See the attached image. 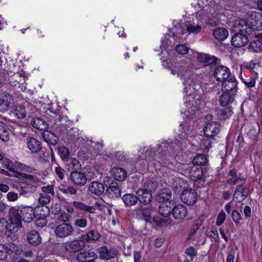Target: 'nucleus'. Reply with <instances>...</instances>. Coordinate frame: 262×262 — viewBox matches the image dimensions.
I'll return each instance as SVG.
<instances>
[{
	"label": "nucleus",
	"instance_id": "a211bd4d",
	"mask_svg": "<svg viewBox=\"0 0 262 262\" xmlns=\"http://www.w3.org/2000/svg\"><path fill=\"white\" fill-rule=\"evenodd\" d=\"M100 257L104 260L111 259L114 258L117 254V251L115 248H109L104 246L98 249Z\"/></svg>",
	"mask_w": 262,
	"mask_h": 262
},
{
	"label": "nucleus",
	"instance_id": "f03ea898",
	"mask_svg": "<svg viewBox=\"0 0 262 262\" xmlns=\"http://www.w3.org/2000/svg\"><path fill=\"white\" fill-rule=\"evenodd\" d=\"M19 206L12 207L8 212L9 221L10 222V231L11 232H16L21 228V216L20 213Z\"/></svg>",
	"mask_w": 262,
	"mask_h": 262
},
{
	"label": "nucleus",
	"instance_id": "e433bc0d",
	"mask_svg": "<svg viewBox=\"0 0 262 262\" xmlns=\"http://www.w3.org/2000/svg\"><path fill=\"white\" fill-rule=\"evenodd\" d=\"M170 202L168 203H162L159 208V212L162 216L167 217L172 213V208Z\"/></svg>",
	"mask_w": 262,
	"mask_h": 262
},
{
	"label": "nucleus",
	"instance_id": "4be33fe9",
	"mask_svg": "<svg viewBox=\"0 0 262 262\" xmlns=\"http://www.w3.org/2000/svg\"><path fill=\"white\" fill-rule=\"evenodd\" d=\"M121 189L115 182H112L105 190V194L112 199L117 198L121 195Z\"/></svg>",
	"mask_w": 262,
	"mask_h": 262
},
{
	"label": "nucleus",
	"instance_id": "c03bdc74",
	"mask_svg": "<svg viewBox=\"0 0 262 262\" xmlns=\"http://www.w3.org/2000/svg\"><path fill=\"white\" fill-rule=\"evenodd\" d=\"M189 174L191 179L199 178L204 176L202 167L193 165L190 167Z\"/></svg>",
	"mask_w": 262,
	"mask_h": 262
},
{
	"label": "nucleus",
	"instance_id": "4468645a",
	"mask_svg": "<svg viewBox=\"0 0 262 262\" xmlns=\"http://www.w3.org/2000/svg\"><path fill=\"white\" fill-rule=\"evenodd\" d=\"M221 124L216 122L212 121L207 124L204 128V132L205 136L208 138L216 136L220 132Z\"/></svg>",
	"mask_w": 262,
	"mask_h": 262
},
{
	"label": "nucleus",
	"instance_id": "7ed1b4c3",
	"mask_svg": "<svg viewBox=\"0 0 262 262\" xmlns=\"http://www.w3.org/2000/svg\"><path fill=\"white\" fill-rule=\"evenodd\" d=\"M73 206L67 205L66 207L67 211L70 213H73L74 211V208L80 211L81 214H88V217H90V214H95L96 208L93 206H89L83 202L79 201H73L72 203Z\"/></svg>",
	"mask_w": 262,
	"mask_h": 262
},
{
	"label": "nucleus",
	"instance_id": "c9c22d12",
	"mask_svg": "<svg viewBox=\"0 0 262 262\" xmlns=\"http://www.w3.org/2000/svg\"><path fill=\"white\" fill-rule=\"evenodd\" d=\"M20 188L19 193L23 195L32 193L36 190V187L34 185L27 182L21 183L20 185Z\"/></svg>",
	"mask_w": 262,
	"mask_h": 262
},
{
	"label": "nucleus",
	"instance_id": "bf43d9fd",
	"mask_svg": "<svg viewBox=\"0 0 262 262\" xmlns=\"http://www.w3.org/2000/svg\"><path fill=\"white\" fill-rule=\"evenodd\" d=\"M51 198L49 194L46 193H41L38 199L39 203L45 205L50 202Z\"/></svg>",
	"mask_w": 262,
	"mask_h": 262
},
{
	"label": "nucleus",
	"instance_id": "aec40b11",
	"mask_svg": "<svg viewBox=\"0 0 262 262\" xmlns=\"http://www.w3.org/2000/svg\"><path fill=\"white\" fill-rule=\"evenodd\" d=\"M187 209L182 204H178L173 208L172 214L173 217L177 220H182L187 215Z\"/></svg>",
	"mask_w": 262,
	"mask_h": 262
},
{
	"label": "nucleus",
	"instance_id": "e2e57ef3",
	"mask_svg": "<svg viewBox=\"0 0 262 262\" xmlns=\"http://www.w3.org/2000/svg\"><path fill=\"white\" fill-rule=\"evenodd\" d=\"M14 176L16 178H20L21 177H24L28 180H34L35 178H36V176H34L31 174H26L24 173H22L20 172L16 171L15 172V174H14Z\"/></svg>",
	"mask_w": 262,
	"mask_h": 262
},
{
	"label": "nucleus",
	"instance_id": "69168bd1",
	"mask_svg": "<svg viewBox=\"0 0 262 262\" xmlns=\"http://www.w3.org/2000/svg\"><path fill=\"white\" fill-rule=\"evenodd\" d=\"M226 219V214L223 211H221L218 214L216 221V225L217 226L221 225Z\"/></svg>",
	"mask_w": 262,
	"mask_h": 262
},
{
	"label": "nucleus",
	"instance_id": "7c9ffc66",
	"mask_svg": "<svg viewBox=\"0 0 262 262\" xmlns=\"http://www.w3.org/2000/svg\"><path fill=\"white\" fill-rule=\"evenodd\" d=\"M246 129L247 137L252 141H257L259 134V127L257 128L256 126L250 124L247 126Z\"/></svg>",
	"mask_w": 262,
	"mask_h": 262
},
{
	"label": "nucleus",
	"instance_id": "dca6fc26",
	"mask_svg": "<svg viewBox=\"0 0 262 262\" xmlns=\"http://www.w3.org/2000/svg\"><path fill=\"white\" fill-rule=\"evenodd\" d=\"M19 207L22 221L26 223L31 222L35 217L34 209L30 206H20Z\"/></svg>",
	"mask_w": 262,
	"mask_h": 262
},
{
	"label": "nucleus",
	"instance_id": "2eb2a0df",
	"mask_svg": "<svg viewBox=\"0 0 262 262\" xmlns=\"http://www.w3.org/2000/svg\"><path fill=\"white\" fill-rule=\"evenodd\" d=\"M70 179L74 185L78 186H83L87 182V178L85 173L78 170L71 171Z\"/></svg>",
	"mask_w": 262,
	"mask_h": 262
},
{
	"label": "nucleus",
	"instance_id": "680f3d73",
	"mask_svg": "<svg viewBox=\"0 0 262 262\" xmlns=\"http://www.w3.org/2000/svg\"><path fill=\"white\" fill-rule=\"evenodd\" d=\"M164 223L165 220L159 216H154L152 219H151V224H153L157 227H162Z\"/></svg>",
	"mask_w": 262,
	"mask_h": 262
},
{
	"label": "nucleus",
	"instance_id": "f3484780",
	"mask_svg": "<svg viewBox=\"0 0 262 262\" xmlns=\"http://www.w3.org/2000/svg\"><path fill=\"white\" fill-rule=\"evenodd\" d=\"M136 193L137 194L138 201H139L141 203L145 205L149 203L152 199L150 191L147 189H139L136 191Z\"/></svg>",
	"mask_w": 262,
	"mask_h": 262
},
{
	"label": "nucleus",
	"instance_id": "49530a36",
	"mask_svg": "<svg viewBox=\"0 0 262 262\" xmlns=\"http://www.w3.org/2000/svg\"><path fill=\"white\" fill-rule=\"evenodd\" d=\"M171 72L173 75L177 74L178 76L183 78H186L188 71L185 68L179 66L176 67L174 69H172Z\"/></svg>",
	"mask_w": 262,
	"mask_h": 262
},
{
	"label": "nucleus",
	"instance_id": "5fc2aeb1",
	"mask_svg": "<svg viewBox=\"0 0 262 262\" xmlns=\"http://www.w3.org/2000/svg\"><path fill=\"white\" fill-rule=\"evenodd\" d=\"M15 113L18 118H23L26 116V111L22 105H19L16 106Z\"/></svg>",
	"mask_w": 262,
	"mask_h": 262
},
{
	"label": "nucleus",
	"instance_id": "1a4fd4ad",
	"mask_svg": "<svg viewBox=\"0 0 262 262\" xmlns=\"http://www.w3.org/2000/svg\"><path fill=\"white\" fill-rule=\"evenodd\" d=\"M62 249L67 253H75L82 249L83 246L78 239L67 241L62 244Z\"/></svg>",
	"mask_w": 262,
	"mask_h": 262
},
{
	"label": "nucleus",
	"instance_id": "5701e85b",
	"mask_svg": "<svg viewBox=\"0 0 262 262\" xmlns=\"http://www.w3.org/2000/svg\"><path fill=\"white\" fill-rule=\"evenodd\" d=\"M249 49L254 52H259L262 51V33L256 35L255 39L250 43Z\"/></svg>",
	"mask_w": 262,
	"mask_h": 262
},
{
	"label": "nucleus",
	"instance_id": "2f4dec72",
	"mask_svg": "<svg viewBox=\"0 0 262 262\" xmlns=\"http://www.w3.org/2000/svg\"><path fill=\"white\" fill-rule=\"evenodd\" d=\"M171 197V193L168 189L161 190L156 195V200L160 203H167Z\"/></svg>",
	"mask_w": 262,
	"mask_h": 262
},
{
	"label": "nucleus",
	"instance_id": "603ef678",
	"mask_svg": "<svg viewBox=\"0 0 262 262\" xmlns=\"http://www.w3.org/2000/svg\"><path fill=\"white\" fill-rule=\"evenodd\" d=\"M207 235L209 237L213 238L217 243H220L221 242V239L219 237L217 230L215 228H212L211 230L208 231Z\"/></svg>",
	"mask_w": 262,
	"mask_h": 262
},
{
	"label": "nucleus",
	"instance_id": "ddd939ff",
	"mask_svg": "<svg viewBox=\"0 0 262 262\" xmlns=\"http://www.w3.org/2000/svg\"><path fill=\"white\" fill-rule=\"evenodd\" d=\"M231 75L229 68L226 66H219L214 69V76L218 81L222 82Z\"/></svg>",
	"mask_w": 262,
	"mask_h": 262
},
{
	"label": "nucleus",
	"instance_id": "bb28decb",
	"mask_svg": "<svg viewBox=\"0 0 262 262\" xmlns=\"http://www.w3.org/2000/svg\"><path fill=\"white\" fill-rule=\"evenodd\" d=\"M44 208L45 209V213L42 215L38 214L36 215H35V225L38 227H44L47 224V217L50 214V209L48 207H45Z\"/></svg>",
	"mask_w": 262,
	"mask_h": 262
},
{
	"label": "nucleus",
	"instance_id": "6e6552de",
	"mask_svg": "<svg viewBox=\"0 0 262 262\" xmlns=\"http://www.w3.org/2000/svg\"><path fill=\"white\" fill-rule=\"evenodd\" d=\"M233 27L235 31L239 33H243L246 34L250 35L252 34V29L250 27L249 23L244 19H238L234 21Z\"/></svg>",
	"mask_w": 262,
	"mask_h": 262
},
{
	"label": "nucleus",
	"instance_id": "de8ad7c7",
	"mask_svg": "<svg viewBox=\"0 0 262 262\" xmlns=\"http://www.w3.org/2000/svg\"><path fill=\"white\" fill-rule=\"evenodd\" d=\"M10 223L4 218H0V235L2 234H6L7 232L11 233L10 231Z\"/></svg>",
	"mask_w": 262,
	"mask_h": 262
},
{
	"label": "nucleus",
	"instance_id": "0e129e2a",
	"mask_svg": "<svg viewBox=\"0 0 262 262\" xmlns=\"http://www.w3.org/2000/svg\"><path fill=\"white\" fill-rule=\"evenodd\" d=\"M242 81L248 88H252L255 84V79L252 76H251L250 77L247 79H242Z\"/></svg>",
	"mask_w": 262,
	"mask_h": 262
},
{
	"label": "nucleus",
	"instance_id": "412c9836",
	"mask_svg": "<svg viewBox=\"0 0 262 262\" xmlns=\"http://www.w3.org/2000/svg\"><path fill=\"white\" fill-rule=\"evenodd\" d=\"M97 257L95 252L89 250L78 253L76 256V259L79 262H86L95 260Z\"/></svg>",
	"mask_w": 262,
	"mask_h": 262
},
{
	"label": "nucleus",
	"instance_id": "39448f33",
	"mask_svg": "<svg viewBox=\"0 0 262 262\" xmlns=\"http://www.w3.org/2000/svg\"><path fill=\"white\" fill-rule=\"evenodd\" d=\"M73 231V227L71 224L63 223L56 227L55 230V234L56 237L58 238H64L72 235Z\"/></svg>",
	"mask_w": 262,
	"mask_h": 262
},
{
	"label": "nucleus",
	"instance_id": "79ce46f5",
	"mask_svg": "<svg viewBox=\"0 0 262 262\" xmlns=\"http://www.w3.org/2000/svg\"><path fill=\"white\" fill-rule=\"evenodd\" d=\"M208 162L207 156L204 154L196 155L192 160L193 165L196 166H204Z\"/></svg>",
	"mask_w": 262,
	"mask_h": 262
},
{
	"label": "nucleus",
	"instance_id": "c756f323",
	"mask_svg": "<svg viewBox=\"0 0 262 262\" xmlns=\"http://www.w3.org/2000/svg\"><path fill=\"white\" fill-rule=\"evenodd\" d=\"M27 241L33 246L39 245L41 242V237L38 232L31 230L27 234Z\"/></svg>",
	"mask_w": 262,
	"mask_h": 262
},
{
	"label": "nucleus",
	"instance_id": "72a5a7b5",
	"mask_svg": "<svg viewBox=\"0 0 262 262\" xmlns=\"http://www.w3.org/2000/svg\"><path fill=\"white\" fill-rule=\"evenodd\" d=\"M27 146L32 152L37 153L41 149L40 142L34 138H30L27 142Z\"/></svg>",
	"mask_w": 262,
	"mask_h": 262
},
{
	"label": "nucleus",
	"instance_id": "f8f14e48",
	"mask_svg": "<svg viewBox=\"0 0 262 262\" xmlns=\"http://www.w3.org/2000/svg\"><path fill=\"white\" fill-rule=\"evenodd\" d=\"M237 90V81L234 75L222 81V91L236 94Z\"/></svg>",
	"mask_w": 262,
	"mask_h": 262
},
{
	"label": "nucleus",
	"instance_id": "864d4df0",
	"mask_svg": "<svg viewBox=\"0 0 262 262\" xmlns=\"http://www.w3.org/2000/svg\"><path fill=\"white\" fill-rule=\"evenodd\" d=\"M88 225V221L85 218H78L75 220L74 225L76 227L84 228Z\"/></svg>",
	"mask_w": 262,
	"mask_h": 262
},
{
	"label": "nucleus",
	"instance_id": "a878e982",
	"mask_svg": "<svg viewBox=\"0 0 262 262\" xmlns=\"http://www.w3.org/2000/svg\"><path fill=\"white\" fill-rule=\"evenodd\" d=\"M197 59L205 66L216 63L218 61V58L215 56L204 53L198 54Z\"/></svg>",
	"mask_w": 262,
	"mask_h": 262
},
{
	"label": "nucleus",
	"instance_id": "6e6d98bb",
	"mask_svg": "<svg viewBox=\"0 0 262 262\" xmlns=\"http://www.w3.org/2000/svg\"><path fill=\"white\" fill-rule=\"evenodd\" d=\"M193 180V185L194 187L198 188L202 187L206 182L205 176L192 179Z\"/></svg>",
	"mask_w": 262,
	"mask_h": 262
},
{
	"label": "nucleus",
	"instance_id": "a18cd8bd",
	"mask_svg": "<svg viewBox=\"0 0 262 262\" xmlns=\"http://www.w3.org/2000/svg\"><path fill=\"white\" fill-rule=\"evenodd\" d=\"M10 251H12L10 247L6 245L0 244V260H6Z\"/></svg>",
	"mask_w": 262,
	"mask_h": 262
},
{
	"label": "nucleus",
	"instance_id": "338daca9",
	"mask_svg": "<svg viewBox=\"0 0 262 262\" xmlns=\"http://www.w3.org/2000/svg\"><path fill=\"white\" fill-rule=\"evenodd\" d=\"M41 190L44 193L51 194L53 196L54 195V186L52 185L43 186Z\"/></svg>",
	"mask_w": 262,
	"mask_h": 262
},
{
	"label": "nucleus",
	"instance_id": "ea45409f",
	"mask_svg": "<svg viewBox=\"0 0 262 262\" xmlns=\"http://www.w3.org/2000/svg\"><path fill=\"white\" fill-rule=\"evenodd\" d=\"M233 113L231 107H227L216 111V115L219 119L225 120L230 117Z\"/></svg>",
	"mask_w": 262,
	"mask_h": 262
},
{
	"label": "nucleus",
	"instance_id": "b1692460",
	"mask_svg": "<svg viewBox=\"0 0 262 262\" xmlns=\"http://www.w3.org/2000/svg\"><path fill=\"white\" fill-rule=\"evenodd\" d=\"M235 95V93L223 91V94L220 96V104L223 107L227 106L233 102Z\"/></svg>",
	"mask_w": 262,
	"mask_h": 262
},
{
	"label": "nucleus",
	"instance_id": "774afa93",
	"mask_svg": "<svg viewBox=\"0 0 262 262\" xmlns=\"http://www.w3.org/2000/svg\"><path fill=\"white\" fill-rule=\"evenodd\" d=\"M55 172L56 174V176L58 177V178L60 180H62L64 179V170L63 169H62L60 166H57L55 168Z\"/></svg>",
	"mask_w": 262,
	"mask_h": 262
},
{
	"label": "nucleus",
	"instance_id": "cd10ccee",
	"mask_svg": "<svg viewBox=\"0 0 262 262\" xmlns=\"http://www.w3.org/2000/svg\"><path fill=\"white\" fill-rule=\"evenodd\" d=\"M104 189L103 184L97 181H93L89 185V191L96 195H101L104 192Z\"/></svg>",
	"mask_w": 262,
	"mask_h": 262
},
{
	"label": "nucleus",
	"instance_id": "423d86ee",
	"mask_svg": "<svg viewBox=\"0 0 262 262\" xmlns=\"http://www.w3.org/2000/svg\"><path fill=\"white\" fill-rule=\"evenodd\" d=\"M173 144L172 143L169 144L168 142L164 141L161 144L157 145V151L160 155V157L158 158L159 162L166 164V159L170 157L168 147L169 146V148L171 146L174 147Z\"/></svg>",
	"mask_w": 262,
	"mask_h": 262
},
{
	"label": "nucleus",
	"instance_id": "9d476101",
	"mask_svg": "<svg viewBox=\"0 0 262 262\" xmlns=\"http://www.w3.org/2000/svg\"><path fill=\"white\" fill-rule=\"evenodd\" d=\"M197 199V193L194 189H185L181 194V201L188 205H192L195 203Z\"/></svg>",
	"mask_w": 262,
	"mask_h": 262
},
{
	"label": "nucleus",
	"instance_id": "4c0bfd02",
	"mask_svg": "<svg viewBox=\"0 0 262 262\" xmlns=\"http://www.w3.org/2000/svg\"><path fill=\"white\" fill-rule=\"evenodd\" d=\"M213 35L219 40H224L228 36V31L224 28H216L213 32Z\"/></svg>",
	"mask_w": 262,
	"mask_h": 262
},
{
	"label": "nucleus",
	"instance_id": "f257e3e1",
	"mask_svg": "<svg viewBox=\"0 0 262 262\" xmlns=\"http://www.w3.org/2000/svg\"><path fill=\"white\" fill-rule=\"evenodd\" d=\"M51 115L54 121V125H61V120L63 117L59 113L52 112ZM53 124L52 119L47 123L45 120L39 118H34L31 121V124L34 127L40 130H46L48 129L49 125Z\"/></svg>",
	"mask_w": 262,
	"mask_h": 262
},
{
	"label": "nucleus",
	"instance_id": "13d9d810",
	"mask_svg": "<svg viewBox=\"0 0 262 262\" xmlns=\"http://www.w3.org/2000/svg\"><path fill=\"white\" fill-rule=\"evenodd\" d=\"M176 51L180 54L184 55L188 53L189 49L184 45H178L176 47Z\"/></svg>",
	"mask_w": 262,
	"mask_h": 262
},
{
	"label": "nucleus",
	"instance_id": "20e7f679",
	"mask_svg": "<svg viewBox=\"0 0 262 262\" xmlns=\"http://www.w3.org/2000/svg\"><path fill=\"white\" fill-rule=\"evenodd\" d=\"M248 21L250 24V27L253 31L262 30V14L255 12L251 11L247 13Z\"/></svg>",
	"mask_w": 262,
	"mask_h": 262
},
{
	"label": "nucleus",
	"instance_id": "c85d7f7f",
	"mask_svg": "<svg viewBox=\"0 0 262 262\" xmlns=\"http://www.w3.org/2000/svg\"><path fill=\"white\" fill-rule=\"evenodd\" d=\"M12 97L6 92L0 94V111L3 112L8 110L10 106Z\"/></svg>",
	"mask_w": 262,
	"mask_h": 262
},
{
	"label": "nucleus",
	"instance_id": "58836bf2",
	"mask_svg": "<svg viewBox=\"0 0 262 262\" xmlns=\"http://www.w3.org/2000/svg\"><path fill=\"white\" fill-rule=\"evenodd\" d=\"M112 172L114 177L119 181H122L126 178V173L122 168L113 167Z\"/></svg>",
	"mask_w": 262,
	"mask_h": 262
},
{
	"label": "nucleus",
	"instance_id": "4d7b16f0",
	"mask_svg": "<svg viewBox=\"0 0 262 262\" xmlns=\"http://www.w3.org/2000/svg\"><path fill=\"white\" fill-rule=\"evenodd\" d=\"M232 219L236 225L239 223V221L242 219V214L240 212L237 210H234L231 214Z\"/></svg>",
	"mask_w": 262,
	"mask_h": 262
},
{
	"label": "nucleus",
	"instance_id": "09e8293b",
	"mask_svg": "<svg viewBox=\"0 0 262 262\" xmlns=\"http://www.w3.org/2000/svg\"><path fill=\"white\" fill-rule=\"evenodd\" d=\"M58 154L60 158L64 160V161L69 158L70 152L69 149L64 146H60L58 148Z\"/></svg>",
	"mask_w": 262,
	"mask_h": 262
},
{
	"label": "nucleus",
	"instance_id": "6ab92c4d",
	"mask_svg": "<svg viewBox=\"0 0 262 262\" xmlns=\"http://www.w3.org/2000/svg\"><path fill=\"white\" fill-rule=\"evenodd\" d=\"M246 182H243L242 184L238 185L234 192L233 198L238 202H242L248 196V192L246 191Z\"/></svg>",
	"mask_w": 262,
	"mask_h": 262
},
{
	"label": "nucleus",
	"instance_id": "37998d69",
	"mask_svg": "<svg viewBox=\"0 0 262 262\" xmlns=\"http://www.w3.org/2000/svg\"><path fill=\"white\" fill-rule=\"evenodd\" d=\"M151 208L149 207H144L141 209L139 215L146 223L151 224Z\"/></svg>",
	"mask_w": 262,
	"mask_h": 262
},
{
	"label": "nucleus",
	"instance_id": "473e14b6",
	"mask_svg": "<svg viewBox=\"0 0 262 262\" xmlns=\"http://www.w3.org/2000/svg\"><path fill=\"white\" fill-rule=\"evenodd\" d=\"M100 237V233L97 231L94 230L89 231L86 234L81 236L82 241L86 243L97 241Z\"/></svg>",
	"mask_w": 262,
	"mask_h": 262
},
{
	"label": "nucleus",
	"instance_id": "3c124183",
	"mask_svg": "<svg viewBox=\"0 0 262 262\" xmlns=\"http://www.w3.org/2000/svg\"><path fill=\"white\" fill-rule=\"evenodd\" d=\"M3 164L5 165L6 167L11 172H13L14 174H15V172L17 171H15V165L13 163V162L10 160L9 159L7 158L3 159Z\"/></svg>",
	"mask_w": 262,
	"mask_h": 262
},
{
	"label": "nucleus",
	"instance_id": "393cba45",
	"mask_svg": "<svg viewBox=\"0 0 262 262\" xmlns=\"http://www.w3.org/2000/svg\"><path fill=\"white\" fill-rule=\"evenodd\" d=\"M64 162L66 168L69 171H77L81 167L80 162L75 158H69L66 159Z\"/></svg>",
	"mask_w": 262,
	"mask_h": 262
},
{
	"label": "nucleus",
	"instance_id": "9b49d317",
	"mask_svg": "<svg viewBox=\"0 0 262 262\" xmlns=\"http://www.w3.org/2000/svg\"><path fill=\"white\" fill-rule=\"evenodd\" d=\"M248 34L237 32L234 33L231 38V45L235 48H241L245 46L248 42Z\"/></svg>",
	"mask_w": 262,
	"mask_h": 262
},
{
	"label": "nucleus",
	"instance_id": "f704fd0d",
	"mask_svg": "<svg viewBox=\"0 0 262 262\" xmlns=\"http://www.w3.org/2000/svg\"><path fill=\"white\" fill-rule=\"evenodd\" d=\"M122 200L125 205L127 207L135 205L138 202L137 194L135 195L132 193H126L124 194L122 197Z\"/></svg>",
	"mask_w": 262,
	"mask_h": 262
},
{
	"label": "nucleus",
	"instance_id": "a19ab883",
	"mask_svg": "<svg viewBox=\"0 0 262 262\" xmlns=\"http://www.w3.org/2000/svg\"><path fill=\"white\" fill-rule=\"evenodd\" d=\"M41 136L44 141L48 144L55 145L57 143V138L54 134L47 130H45L41 134Z\"/></svg>",
	"mask_w": 262,
	"mask_h": 262
},
{
	"label": "nucleus",
	"instance_id": "052dcab7",
	"mask_svg": "<svg viewBox=\"0 0 262 262\" xmlns=\"http://www.w3.org/2000/svg\"><path fill=\"white\" fill-rule=\"evenodd\" d=\"M0 139L4 142H7L9 139V134L6 128L0 129Z\"/></svg>",
	"mask_w": 262,
	"mask_h": 262
},
{
	"label": "nucleus",
	"instance_id": "0eeeda50",
	"mask_svg": "<svg viewBox=\"0 0 262 262\" xmlns=\"http://www.w3.org/2000/svg\"><path fill=\"white\" fill-rule=\"evenodd\" d=\"M176 32H174V35L178 34H183L186 31L188 32L189 33L197 34L201 31V27L199 25L194 26L191 24L182 25L179 24L178 26L175 27Z\"/></svg>",
	"mask_w": 262,
	"mask_h": 262
},
{
	"label": "nucleus",
	"instance_id": "8fccbe9b",
	"mask_svg": "<svg viewBox=\"0 0 262 262\" xmlns=\"http://www.w3.org/2000/svg\"><path fill=\"white\" fill-rule=\"evenodd\" d=\"M239 182H246V180L241 177V173H239L235 177L230 178L227 180V183L229 185H235Z\"/></svg>",
	"mask_w": 262,
	"mask_h": 262
}]
</instances>
